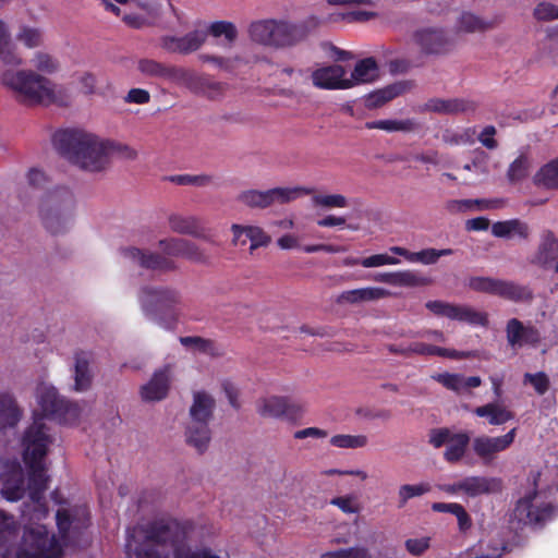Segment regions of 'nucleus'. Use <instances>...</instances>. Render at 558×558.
Segmentation results:
<instances>
[{
	"label": "nucleus",
	"mask_w": 558,
	"mask_h": 558,
	"mask_svg": "<svg viewBox=\"0 0 558 558\" xmlns=\"http://www.w3.org/2000/svg\"><path fill=\"white\" fill-rule=\"evenodd\" d=\"M57 525L61 534V538L65 542L68 533L74 522L72 514L66 509H59L56 514Z\"/></svg>",
	"instance_id": "obj_62"
},
{
	"label": "nucleus",
	"mask_w": 558,
	"mask_h": 558,
	"mask_svg": "<svg viewBox=\"0 0 558 558\" xmlns=\"http://www.w3.org/2000/svg\"><path fill=\"white\" fill-rule=\"evenodd\" d=\"M16 38L28 48L38 47L43 41L41 31L29 26H23Z\"/></svg>",
	"instance_id": "obj_58"
},
{
	"label": "nucleus",
	"mask_w": 558,
	"mask_h": 558,
	"mask_svg": "<svg viewBox=\"0 0 558 558\" xmlns=\"http://www.w3.org/2000/svg\"><path fill=\"white\" fill-rule=\"evenodd\" d=\"M314 86L323 89H348L351 84L347 81L342 65L332 64L315 70L312 73Z\"/></svg>",
	"instance_id": "obj_19"
},
{
	"label": "nucleus",
	"mask_w": 558,
	"mask_h": 558,
	"mask_svg": "<svg viewBox=\"0 0 558 558\" xmlns=\"http://www.w3.org/2000/svg\"><path fill=\"white\" fill-rule=\"evenodd\" d=\"M53 438L41 420H35L23 437L24 462H40L48 452Z\"/></svg>",
	"instance_id": "obj_10"
},
{
	"label": "nucleus",
	"mask_w": 558,
	"mask_h": 558,
	"mask_svg": "<svg viewBox=\"0 0 558 558\" xmlns=\"http://www.w3.org/2000/svg\"><path fill=\"white\" fill-rule=\"evenodd\" d=\"M181 257L197 264H210V256L201 246L185 239L182 245Z\"/></svg>",
	"instance_id": "obj_46"
},
{
	"label": "nucleus",
	"mask_w": 558,
	"mask_h": 558,
	"mask_svg": "<svg viewBox=\"0 0 558 558\" xmlns=\"http://www.w3.org/2000/svg\"><path fill=\"white\" fill-rule=\"evenodd\" d=\"M523 329L524 325L517 318H511L507 323L506 332L507 341L511 347L523 345Z\"/></svg>",
	"instance_id": "obj_55"
},
{
	"label": "nucleus",
	"mask_w": 558,
	"mask_h": 558,
	"mask_svg": "<svg viewBox=\"0 0 558 558\" xmlns=\"http://www.w3.org/2000/svg\"><path fill=\"white\" fill-rule=\"evenodd\" d=\"M0 81L22 104L47 106L61 102L64 97L60 86L29 69L7 70Z\"/></svg>",
	"instance_id": "obj_3"
},
{
	"label": "nucleus",
	"mask_w": 558,
	"mask_h": 558,
	"mask_svg": "<svg viewBox=\"0 0 558 558\" xmlns=\"http://www.w3.org/2000/svg\"><path fill=\"white\" fill-rule=\"evenodd\" d=\"M533 17L538 22L558 20V5L548 1H541L533 9Z\"/></svg>",
	"instance_id": "obj_53"
},
{
	"label": "nucleus",
	"mask_w": 558,
	"mask_h": 558,
	"mask_svg": "<svg viewBox=\"0 0 558 558\" xmlns=\"http://www.w3.org/2000/svg\"><path fill=\"white\" fill-rule=\"evenodd\" d=\"M502 489V482L497 477L468 476L462 478V493L475 498L482 495L497 494Z\"/></svg>",
	"instance_id": "obj_22"
},
{
	"label": "nucleus",
	"mask_w": 558,
	"mask_h": 558,
	"mask_svg": "<svg viewBox=\"0 0 558 558\" xmlns=\"http://www.w3.org/2000/svg\"><path fill=\"white\" fill-rule=\"evenodd\" d=\"M230 230L234 246H244L250 241L251 254L259 247H267L271 243V236L259 226L233 223Z\"/></svg>",
	"instance_id": "obj_16"
},
{
	"label": "nucleus",
	"mask_w": 558,
	"mask_h": 558,
	"mask_svg": "<svg viewBox=\"0 0 558 558\" xmlns=\"http://www.w3.org/2000/svg\"><path fill=\"white\" fill-rule=\"evenodd\" d=\"M180 341L184 347L192 348L201 352H210L214 348L213 341L201 337H183Z\"/></svg>",
	"instance_id": "obj_64"
},
{
	"label": "nucleus",
	"mask_w": 558,
	"mask_h": 558,
	"mask_svg": "<svg viewBox=\"0 0 558 558\" xmlns=\"http://www.w3.org/2000/svg\"><path fill=\"white\" fill-rule=\"evenodd\" d=\"M62 549L54 536L49 537L45 525H35L25 530L23 545L17 558H61Z\"/></svg>",
	"instance_id": "obj_9"
},
{
	"label": "nucleus",
	"mask_w": 558,
	"mask_h": 558,
	"mask_svg": "<svg viewBox=\"0 0 558 558\" xmlns=\"http://www.w3.org/2000/svg\"><path fill=\"white\" fill-rule=\"evenodd\" d=\"M146 317L163 327H170L179 317L182 298L179 291L168 287L143 286L137 294Z\"/></svg>",
	"instance_id": "obj_4"
},
{
	"label": "nucleus",
	"mask_w": 558,
	"mask_h": 558,
	"mask_svg": "<svg viewBox=\"0 0 558 558\" xmlns=\"http://www.w3.org/2000/svg\"><path fill=\"white\" fill-rule=\"evenodd\" d=\"M33 66L45 74H51L59 68L54 58L46 52H36L32 59Z\"/></svg>",
	"instance_id": "obj_54"
},
{
	"label": "nucleus",
	"mask_w": 558,
	"mask_h": 558,
	"mask_svg": "<svg viewBox=\"0 0 558 558\" xmlns=\"http://www.w3.org/2000/svg\"><path fill=\"white\" fill-rule=\"evenodd\" d=\"M499 279L474 277L470 279V288L477 292L496 294Z\"/></svg>",
	"instance_id": "obj_59"
},
{
	"label": "nucleus",
	"mask_w": 558,
	"mask_h": 558,
	"mask_svg": "<svg viewBox=\"0 0 558 558\" xmlns=\"http://www.w3.org/2000/svg\"><path fill=\"white\" fill-rule=\"evenodd\" d=\"M426 109L437 113H459L468 110H474L475 106L464 99H441L433 98L426 102Z\"/></svg>",
	"instance_id": "obj_32"
},
{
	"label": "nucleus",
	"mask_w": 558,
	"mask_h": 558,
	"mask_svg": "<svg viewBox=\"0 0 558 558\" xmlns=\"http://www.w3.org/2000/svg\"><path fill=\"white\" fill-rule=\"evenodd\" d=\"M425 307L435 316L468 323L471 325L487 326L488 316L485 312L468 305H458L445 301H428Z\"/></svg>",
	"instance_id": "obj_11"
},
{
	"label": "nucleus",
	"mask_w": 558,
	"mask_h": 558,
	"mask_svg": "<svg viewBox=\"0 0 558 558\" xmlns=\"http://www.w3.org/2000/svg\"><path fill=\"white\" fill-rule=\"evenodd\" d=\"M378 76V66L374 58H366L359 61L350 77L347 81L351 84V87L373 82Z\"/></svg>",
	"instance_id": "obj_34"
},
{
	"label": "nucleus",
	"mask_w": 558,
	"mask_h": 558,
	"mask_svg": "<svg viewBox=\"0 0 558 558\" xmlns=\"http://www.w3.org/2000/svg\"><path fill=\"white\" fill-rule=\"evenodd\" d=\"M21 418V411L9 393H0V429L13 427Z\"/></svg>",
	"instance_id": "obj_35"
},
{
	"label": "nucleus",
	"mask_w": 558,
	"mask_h": 558,
	"mask_svg": "<svg viewBox=\"0 0 558 558\" xmlns=\"http://www.w3.org/2000/svg\"><path fill=\"white\" fill-rule=\"evenodd\" d=\"M366 128L378 129L387 132H412L418 128L417 123L414 120L405 119V120H378L367 122Z\"/></svg>",
	"instance_id": "obj_40"
},
{
	"label": "nucleus",
	"mask_w": 558,
	"mask_h": 558,
	"mask_svg": "<svg viewBox=\"0 0 558 558\" xmlns=\"http://www.w3.org/2000/svg\"><path fill=\"white\" fill-rule=\"evenodd\" d=\"M523 385H531L537 395L543 396L548 391L550 380L545 372L525 373L523 375Z\"/></svg>",
	"instance_id": "obj_49"
},
{
	"label": "nucleus",
	"mask_w": 558,
	"mask_h": 558,
	"mask_svg": "<svg viewBox=\"0 0 558 558\" xmlns=\"http://www.w3.org/2000/svg\"><path fill=\"white\" fill-rule=\"evenodd\" d=\"M166 80L182 85L194 93H198L203 86V77L184 68L169 66Z\"/></svg>",
	"instance_id": "obj_33"
},
{
	"label": "nucleus",
	"mask_w": 558,
	"mask_h": 558,
	"mask_svg": "<svg viewBox=\"0 0 558 558\" xmlns=\"http://www.w3.org/2000/svg\"><path fill=\"white\" fill-rule=\"evenodd\" d=\"M209 32L214 37H225V45L231 46L236 39L238 32L235 26L229 22H215L210 25Z\"/></svg>",
	"instance_id": "obj_50"
},
{
	"label": "nucleus",
	"mask_w": 558,
	"mask_h": 558,
	"mask_svg": "<svg viewBox=\"0 0 558 558\" xmlns=\"http://www.w3.org/2000/svg\"><path fill=\"white\" fill-rule=\"evenodd\" d=\"M537 186L558 189V157L541 167L533 177Z\"/></svg>",
	"instance_id": "obj_38"
},
{
	"label": "nucleus",
	"mask_w": 558,
	"mask_h": 558,
	"mask_svg": "<svg viewBox=\"0 0 558 558\" xmlns=\"http://www.w3.org/2000/svg\"><path fill=\"white\" fill-rule=\"evenodd\" d=\"M553 511L554 508L551 505H546L542 509L534 510L531 500L524 498L518 502L514 509V514L524 523H537L549 518Z\"/></svg>",
	"instance_id": "obj_31"
},
{
	"label": "nucleus",
	"mask_w": 558,
	"mask_h": 558,
	"mask_svg": "<svg viewBox=\"0 0 558 558\" xmlns=\"http://www.w3.org/2000/svg\"><path fill=\"white\" fill-rule=\"evenodd\" d=\"M391 296V292L379 287H367L343 291L338 296V303L357 304L363 302L376 301Z\"/></svg>",
	"instance_id": "obj_26"
},
{
	"label": "nucleus",
	"mask_w": 558,
	"mask_h": 558,
	"mask_svg": "<svg viewBox=\"0 0 558 558\" xmlns=\"http://www.w3.org/2000/svg\"><path fill=\"white\" fill-rule=\"evenodd\" d=\"M24 482L22 478L21 471L17 472V484L14 486H11L9 482L5 483L4 487L2 488V495L11 501H16L21 499L24 495Z\"/></svg>",
	"instance_id": "obj_63"
},
{
	"label": "nucleus",
	"mask_w": 558,
	"mask_h": 558,
	"mask_svg": "<svg viewBox=\"0 0 558 558\" xmlns=\"http://www.w3.org/2000/svg\"><path fill=\"white\" fill-rule=\"evenodd\" d=\"M248 34L254 43L277 49L294 46L305 38L302 27L274 19L252 23Z\"/></svg>",
	"instance_id": "obj_6"
},
{
	"label": "nucleus",
	"mask_w": 558,
	"mask_h": 558,
	"mask_svg": "<svg viewBox=\"0 0 558 558\" xmlns=\"http://www.w3.org/2000/svg\"><path fill=\"white\" fill-rule=\"evenodd\" d=\"M183 244L182 238H167L159 240L158 247L166 257H181Z\"/></svg>",
	"instance_id": "obj_57"
},
{
	"label": "nucleus",
	"mask_w": 558,
	"mask_h": 558,
	"mask_svg": "<svg viewBox=\"0 0 558 558\" xmlns=\"http://www.w3.org/2000/svg\"><path fill=\"white\" fill-rule=\"evenodd\" d=\"M207 32L205 29H195L182 37H166L163 46L172 52L189 54L198 50L206 41Z\"/></svg>",
	"instance_id": "obj_21"
},
{
	"label": "nucleus",
	"mask_w": 558,
	"mask_h": 558,
	"mask_svg": "<svg viewBox=\"0 0 558 558\" xmlns=\"http://www.w3.org/2000/svg\"><path fill=\"white\" fill-rule=\"evenodd\" d=\"M172 379L171 365L156 369L150 379L141 386L140 397L144 402H159L168 397Z\"/></svg>",
	"instance_id": "obj_14"
},
{
	"label": "nucleus",
	"mask_w": 558,
	"mask_h": 558,
	"mask_svg": "<svg viewBox=\"0 0 558 558\" xmlns=\"http://www.w3.org/2000/svg\"><path fill=\"white\" fill-rule=\"evenodd\" d=\"M320 558H372V554L366 547H350L325 553Z\"/></svg>",
	"instance_id": "obj_56"
},
{
	"label": "nucleus",
	"mask_w": 558,
	"mask_h": 558,
	"mask_svg": "<svg viewBox=\"0 0 558 558\" xmlns=\"http://www.w3.org/2000/svg\"><path fill=\"white\" fill-rule=\"evenodd\" d=\"M122 255L134 264L149 270L170 271L175 268L174 263L162 254L141 250L135 246L123 248Z\"/></svg>",
	"instance_id": "obj_17"
},
{
	"label": "nucleus",
	"mask_w": 558,
	"mask_h": 558,
	"mask_svg": "<svg viewBox=\"0 0 558 558\" xmlns=\"http://www.w3.org/2000/svg\"><path fill=\"white\" fill-rule=\"evenodd\" d=\"M53 145L80 168L98 172L107 168L111 143L84 130H63L53 135Z\"/></svg>",
	"instance_id": "obj_2"
},
{
	"label": "nucleus",
	"mask_w": 558,
	"mask_h": 558,
	"mask_svg": "<svg viewBox=\"0 0 558 558\" xmlns=\"http://www.w3.org/2000/svg\"><path fill=\"white\" fill-rule=\"evenodd\" d=\"M517 428H511L502 436L482 435L475 437L472 442L474 453L484 462H490L497 454L506 451L514 441Z\"/></svg>",
	"instance_id": "obj_12"
},
{
	"label": "nucleus",
	"mask_w": 558,
	"mask_h": 558,
	"mask_svg": "<svg viewBox=\"0 0 558 558\" xmlns=\"http://www.w3.org/2000/svg\"><path fill=\"white\" fill-rule=\"evenodd\" d=\"M558 260V238L550 230H544L534 253L530 256V264L547 269Z\"/></svg>",
	"instance_id": "obj_18"
},
{
	"label": "nucleus",
	"mask_w": 558,
	"mask_h": 558,
	"mask_svg": "<svg viewBox=\"0 0 558 558\" xmlns=\"http://www.w3.org/2000/svg\"><path fill=\"white\" fill-rule=\"evenodd\" d=\"M405 549L412 556L423 555L430 546V537L422 536L416 538H408L404 542Z\"/></svg>",
	"instance_id": "obj_61"
},
{
	"label": "nucleus",
	"mask_w": 558,
	"mask_h": 558,
	"mask_svg": "<svg viewBox=\"0 0 558 558\" xmlns=\"http://www.w3.org/2000/svg\"><path fill=\"white\" fill-rule=\"evenodd\" d=\"M496 295L515 302L530 301L533 298V293L527 287L505 280L498 281Z\"/></svg>",
	"instance_id": "obj_37"
},
{
	"label": "nucleus",
	"mask_w": 558,
	"mask_h": 558,
	"mask_svg": "<svg viewBox=\"0 0 558 558\" xmlns=\"http://www.w3.org/2000/svg\"><path fill=\"white\" fill-rule=\"evenodd\" d=\"M38 402L46 415L63 417L70 404L58 393L52 386L41 384L37 388Z\"/></svg>",
	"instance_id": "obj_20"
},
{
	"label": "nucleus",
	"mask_w": 558,
	"mask_h": 558,
	"mask_svg": "<svg viewBox=\"0 0 558 558\" xmlns=\"http://www.w3.org/2000/svg\"><path fill=\"white\" fill-rule=\"evenodd\" d=\"M215 408L216 401L211 395L206 391H196L193 393V401L189 410V421L210 422Z\"/></svg>",
	"instance_id": "obj_25"
},
{
	"label": "nucleus",
	"mask_w": 558,
	"mask_h": 558,
	"mask_svg": "<svg viewBox=\"0 0 558 558\" xmlns=\"http://www.w3.org/2000/svg\"><path fill=\"white\" fill-rule=\"evenodd\" d=\"M0 60L5 65H22L23 59L19 54L16 46L12 41V38L0 45Z\"/></svg>",
	"instance_id": "obj_51"
},
{
	"label": "nucleus",
	"mask_w": 558,
	"mask_h": 558,
	"mask_svg": "<svg viewBox=\"0 0 558 558\" xmlns=\"http://www.w3.org/2000/svg\"><path fill=\"white\" fill-rule=\"evenodd\" d=\"M470 437L465 433L454 434L447 444L445 459L448 462H457L464 456Z\"/></svg>",
	"instance_id": "obj_42"
},
{
	"label": "nucleus",
	"mask_w": 558,
	"mask_h": 558,
	"mask_svg": "<svg viewBox=\"0 0 558 558\" xmlns=\"http://www.w3.org/2000/svg\"><path fill=\"white\" fill-rule=\"evenodd\" d=\"M289 403L284 397L268 396L257 400L256 411L264 418H279L289 411Z\"/></svg>",
	"instance_id": "obj_27"
},
{
	"label": "nucleus",
	"mask_w": 558,
	"mask_h": 558,
	"mask_svg": "<svg viewBox=\"0 0 558 558\" xmlns=\"http://www.w3.org/2000/svg\"><path fill=\"white\" fill-rule=\"evenodd\" d=\"M137 69L145 76L166 78L169 66L151 59H141Z\"/></svg>",
	"instance_id": "obj_48"
},
{
	"label": "nucleus",
	"mask_w": 558,
	"mask_h": 558,
	"mask_svg": "<svg viewBox=\"0 0 558 558\" xmlns=\"http://www.w3.org/2000/svg\"><path fill=\"white\" fill-rule=\"evenodd\" d=\"M428 492H430L428 483L401 485L398 489V508H403L410 499L420 497Z\"/></svg>",
	"instance_id": "obj_43"
},
{
	"label": "nucleus",
	"mask_w": 558,
	"mask_h": 558,
	"mask_svg": "<svg viewBox=\"0 0 558 558\" xmlns=\"http://www.w3.org/2000/svg\"><path fill=\"white\" fill-rule=\"evenodd\" d=\"M438 383L444 385L446 388L453 390L458 393L463 392V376L460 374H438L434 377Z\"/></svg>",
	"instance_id": "obj_60"
},
{
	"label": "nucleus",
	"mask_w": 558,
	"mask_h": 558,
	"mask_svg": "<svg viewBox=\"0 0 558 558\" xmlns=\"http://www.w3.org/2000/svg\"><path fill=\"white\" fill-rule=\"evenodd\" d=\"M185 440L198 453H204L211 440L209 422L189 421L185 427Z\"/></svg>",
	"instance_id": "obj_24"
},
{
	"label": "nucleus",
	"mask_w": 558,
	"mask_h": 558,
	"mask_svg": "<svg viewBox=\"0 0 558 558\" xmlns=\"http://www.w3.org/2000/svg\"><path fill=\"white\" fill-rule=\"evenodd\" d=\"M405 90L402 83L393 84L368 95L366 102L368 108H377L392 100Z\"/></svg>",
	"instance_id": "obj_41"
},
{
	"label": "nucleus",
	"mask_w": 558,
	"mask_h": 558,
	"mask_svg": "<svg viewBox=\"0 0 558 558\" xmlns=\"http://www.w3.org/2000/svg\"><path fill=\"white\" fill-rule=\"evenodd\" d=\"M312 202L314 206L324 209L345 208L349 206L348 198L342 194H315Z\"/></svg>",
	"instance_id": "obj_44"
},
{
	"label": "nucleus",
	"mask_w": 558,
	"mask_h": 558,
	"mask_svg": "<svg viewBox=\"0 0 558 558\" xmlns=\"http://www.w3.org/2000/svg\"><path fill=\"white\" fill-rule=\"evenodd\" d=\"M71 374L73 379L72 389L75 392L87 391L94 380L93 354L83 350L74 352Z\"/></svg>",
	"instance_id": "obj_15"
},
{
	"label": "nucleus",
	"mask_w": 558,
	"mask_h": 558,
	"mask_svg": "<svg viewBox=\"0 0 558 558\" xmlns=\"http://www.w3.org/2000/svg\"><path fill=\"white\" fill-rule=\"evenodd\" d=\"M168 225L172 232L211 242L210 236L201 227L199 220L195 216L171 214L168 217Z\"/></svg>",
	"instance_id": "obj_23"
},
{
	"label": "nucleus",
	"mask_w": 558,
	"mask_h": 558,
	"mask_svg": "<svg viewBox=\"0 0 558 558\" xmlns=\"http://www.w3.org/2000/svg\"><path fill=\"white\" fill-rule=\"evenodd\" d=\"M453 251L451 248H425L420 252H414L412 262L432 265L435 264L440 257L451 255Z\"/></svg>",
	"instance_id": "obj_52"
},
{
	"label": "nucleus",
	"mask_w": 558,
	"mask_h": 558,
	"mask_svg": "<svg viewBox=\"0 0 558 558\" xmlns=\"http://www.w3.org/2000/svg\"><path fill=\"white\" fill-rule=\"evenodd\" d=\"M312 189L304 186L274 187L265 191L248 189L236 195V201L250 209H266L274 204H287L302 195H308Z\"/></svg>",
	"instance_id": "obj_7"
},
{
	"label": "nucleus",
	"mask_w": 558,
	"mask_h": 558,
	"mask_svg": "<svg viewBox=\"0 0 558 558\" xmlns=\"http://www.w3.org/2000/svg\"><path fill=\"white\" fill-rule=\"evenodd\" d=\"M411 38L413 45L424 56H447L454 49V40L449 31L442 25L420 26L412 33Z\"/></svg>",
	"instance_id": "obj_8"
},
{
	"label": "nucleus",
	"mask_w": 558,
	"mask_h": 558,
	"mask_svg": "<svg viewBox=\"0 0 558 558\" xmlns=\"http://www.w3.org/2000/svg\"><path fill=\"white\" fill-rule=\"evenodd\" d=\"M193 525L173 518L157 519L145 527L135 529L128 542L136 558H220L210 549L191 550L186 542Z\"/></svg>",
	"instance_id": "obj_1"
},
{
	"label": "nucleus",
	"mask_w": 558,
	"mask_h": 558,
	"mask_svg": "<svg viewBox=\"0 0 558 558\" xmlns=\"http://www.w3.org/2000/svg\"><path fill=\"white\" fill-rule=\"evenodd\" d=\"M497 26L496 20H487L472 10L458 11L453 21V34L465 36L472 34H485Z\"/></svg>",
	"instance_id": "obj_13"
},
{
	"label": "nucleus",
	"mask_w": 558,
	"mask_h": 558,
	"mask_svg": "<svg viewBox=\"0 0 558 558\" xmlns=\"http://www.w3.org/2000/svg\"><path fill=\"white\" fill-rule=\"evenodd\" d=\"M29 469L28 489L32 500L39 502L41 495L47 489L48 476L45 473L43 461L25 462Z\"/></svg>",
	"instance_id": "obj_28"
},
{
	"label": "nucleus",
	"mask_w": 558,
	"mask_h": 558,
	"mask_svg": "<svg viewBox=\"0 0 558 558\" xmlns=\"http://www.w3.org/2000/svg\"><path fill=\"white\" fill-rule=\"evenodd\" d=\"M392 278V286L398 287L413 288L428 284V280L426 278L421 277L411 270L397 271Z\"/></svg>",
	"instance_id": "obj_47"
},
{
	"label": "nucleus",
	"mask_w": 558,
	"mask_h": 558,
	"mask_svg": "<svg viewBox=\"0 0 558 558\" xmlns=\"http://www.w3.org/2000/svg\"><path fill=\"white\" fill-rule=\"evenodd\" d=\"M366 435H335L330 438V444L340 449H357L367 445Z\"/></svg>",
	"instance_id": "obj_45"
},
{
	"label": "nucleus",
	"mask_w": 558,
	"mask_h": 558,
	"mask_svg": "<svg viewBox=\"0 0 558 558\" xmlns=\"http://www.w3.org/2000/svg\"><path fill=\"white\" fill-rule=\"evenodd\" d=\"M531 169V157L522 153L509 165L507 179L512 184L519 183L529 177Z\"/></svg>",
	"instance_id": "obj_39"
},
{
	"label": "nucleus",
	"mask_w": 558,
	"mask_h": 558,
	"mask_svg": "<svg viewBox=\"0 0 558 558\" xmlns=\"http://www.w3.org/2000/svg\"><path fill=\"white\" fill-rule=\"evenodd\" d=\"M410 351H411V356L414 354L425 355V356L437 355V356L449 357V359H463V357L471 356V353H468V352H459L457 350L445 349V348L427 344L424 342L411 343Z\"/></svg>",
	"instance_id": "obj_36"
},
{
	"label": "nucleus",
	"mask_w": 558,
	"mask_h": 558,
	"mask_svg": "<svg viewBox=\"0 0 558 558\" xmlns=\"http://www.w3.org/2000/svg\"><path fill=\"white\" fill-rule=\"evenodd\" d=\"M492 233L497 238H518L521 240H526L530 236L531 231L527 223L519 219H511L507 221L495 222L492 227Z\"/></svg>",
	"instance_id": "obj_29"
},
{
	"label": "nucleus",
	"mask_w": 558,
	"mask_h": 558,
	"mask_svg": "<svg viewBox=\"0 0 558 558\" xmlns=\"http://www.w3.org/2000/svg\"><path fill=\"white\" fill-rule=\"evenodd\" d=\"M474 413L480 417H486L490 425H502L514 417V413L508 407L498 402L477 407Z\"/></svg>",
	"instance_id": "obj_30"
},
{
	"label": "nucleus",
	"mask_w": 558,
	"mask_h": 558,
	"mask_svg": "<svg viewBox=\"0 0 558 558\" xmlns=\"http://www.w3.org/2000/svg\"><path fill=\"white\" fill-rule=\"evenodd\" d=\"M76 199L71 190L56 187L47 193L39 216L44 228L52 235L66 233L74 221Z\"/></svg>",
	"instance_id": "obj_5"
}]
</instances>
